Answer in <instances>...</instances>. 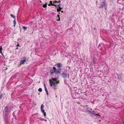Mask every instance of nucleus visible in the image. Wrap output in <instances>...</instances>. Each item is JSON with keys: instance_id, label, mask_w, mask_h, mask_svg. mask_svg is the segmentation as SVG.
<instances>
[{"instance_id": "nucleus-17", "label": "nucleus", "mask_w": 124, "mask_h": 124, "mask_svg": "<svg viewBox=\"0 0 124 124\" xmlns=\"http://www.w3.org/2000/svg\"><path fill=\"white\" fill-rule=\"evenodd\" d=\"M10 15V16L12 17L13 18H14V19L15 18V16H14L12 14H11Z\"/></svg>"}, {"instance_id": "nucleus-10", "label": "nucleus", "mask_w": 124, "mask_h": 124, "mask_svg": "<svg viewBox=\"0 0 124 124\" xmlns=\"http://www.w3.org/2000/svg\"><path fill=\"white\" fill-rule=\"evenodd\" d=\"M57 79L56 78H52L51 79V80L53 81H55V82L58 84L59 83V81H57Z\"/></svg>"}, {"instance_id": "nucleus-27", "label": "nucleus", "mask_w": 124, "mask_h": 124, "mask_svg": "<svg viewBox=\"0 0 124 124\" xmlns=\"http://www.w3.org/2000/svg\"><path fill=\"white\" fill-rule=\"evenodd\" d=\"M2 97V95H0V98H1Z\"/></svg>"}, {"instance_id": "nucleus-11", "label": "nucleus", "mask_w": 124, "mask_h": 124, "mask_svg": "<svg viewBox=\"0 0 124 124\" xmlns=\"http://www.w3.org/2000/svg\"><path fill=\"white\" fill-rule=\"evenodd\" d=\"M56 65H57V67L60 68H61L62 66V64L60 63H57Z\"/></svg>"}, {"instance_id": "nucleus-8", "label": "nucleus", "mask_w": 124, "mask_h": 124, "mask_svg": "<svg viewBox=\"0 0 124 124\" xmlns=\"http://www.w3.org/2000/svg\"><path fill=\"white\" fill-rule=\"evenodd\" d=\"M62 75L63 76V77L64 78H69V76H68V77H67V73L66 72H63L62 73Z\"/></svg>"}, {"instance_id": "nucleus-21", "label": "nucleus", "mask_w": 124, "mask_h": 124, "mask_svg": "<svg viewBox=\"0 0 124 124\" xmlns=\"http://www.w3.org/2000/svg\"><path fill=\"white\" fill-rule=\"evenodd\" d=\"M50 3L51 5H53V1H50Z\"/></svg>"}, {"instance_id": "nucleus-25", "label": "nucleus", "mask_w": 124, "mask_h": 124, "mask_svg": "<svg viewBox=\"0 0 124 124\" xmlns=\"http://www.w3.org/2000/svg\"><path fill=\"white\" fill-rule=\"evenodd\" d=\"M44 86L45 88V87H46V85L44 83Z\"/></svg>"}, {"instance_id": "nucleus-4", "label": "nucleus", "mask_w": 124, "mask_h": 124, "mask_svg": "<svg viewBox=\"0 0 124 124\" xmlns=\"http://www.w3.org/2000/svg\"><path fill=\"white\" fill-rule=\"evenodd\" d=\"M27 58L25 57H23L22 58L23 60H21L20 62V63L21 64H23L26 61L28 60Z\"/></svg>"}, {"instance_id": "nucleus-13", "label": "nucleus", "mask_w": 124, "mask_h": 124, "mask_svg": "<svg viewBox=\"0 0 124 124\" xmlns=\"http://www.w3.org/2000/svg\"><path fill=\"white\" fill-rule=\"evenodd\" d=\"M54 72V70L52 69L50 70V74L51 75H52L53 74V73Z\"/></svg>"}, {"instance_id": "nucleus-9", "label": "nucleus", "mask_w": 124, "mask_h": 124, "mask_svg": "<svg viewBox=\"0 0 124 124\" xmlns=\"http://www.w3.org/2000/svg\"><path fill=\"white\" fill-rule=\"evenodd\" d=\"M8 115H5V118L4 119L5 121V122L6 123H7L8 122Z\"/></svg>"}, {"instance_id": "nucleus-2", "label": "nucleus", "mask_w": 124, "mask_h": 124, "mask_svg": "<svg viewBox=\"0 0 124 124\" xmlns=\"http://www.w3.org/2000/svg\"><path fill=\"white\" fill-rule=\"evenodd\" d=\"M54 73L56 74L60 73L61 72L62 69L61 68H58L57 69H56L54 67Z\"/></svg>"}, {"instance_id": "nucleus-24", "label": "nucleus", "mask_w": 124, "mask_h": 124, "mask_svg": "<svg viewBox=\"0 0 124 124\" xmlns=\"http://www.w3.org/2000/svg\"><path fill=\"white\" fill-rule=\"evenodd\" d=\"M45 91H46V92L47 91V89L46 87H45Z\"/></svg>"}, {"instance_id": "nucleus-20", "label": "nucleus", "mask_w": 124, "mask_h": 124, "mask_svg": "<svg viewBox=\"0 0 124 124\" xmlns=\"http://www.w3.org/2000/svg\"><path fill=\"white\" fill-rule=\"evenodd\" d=\"M23 28L24 30H25L27 29V27H24V26H23Z\"/></svg>"}, {"instance_id": "nucleus-18", "label": "nucleus", "mask_w": 124, "mask_h": 124, "mask_svg": "<svg viewBox=\"0 0 124 124\" xmlns=\"http://www.w3.org/2000/svg\"><path fill=\"white\" fill-rule=\"evenodd\" d=\"M13 24L14 26H15L16 24V22L15 20H14L13 21Z\"/></svg>"}, {"instance_id": "nucleus-7", "label": "nucleus", "mask_w": 124, "mask_h": 124, "mask_svg": "<svg viewBox=\"0 0 124 124\" xmlns=\"http://www.w3.org/2000/svg\"><path fill=\"white\" fill-rule=\"evenodd\" d=\"M4 112L5 113V115H8V107L7 106H6L5 108Z\"/></svg>"}, {"instance_id": "nucleus-15", "label": "nucleus", "mask_w": 124, "mask_h": 124, "mask_svg": "<svg viewBox=\"0 0 124 124\" xmlns=\"http://www.w3.org/2000/svg\"><path fill=\"white\" fill-rule=\"evenodd\" d=\"M57 11L58 12V10H59V9H62L60 7L59 5L58 4V5L57 6Z\"/></svg>"}, {"instance_id": "nucleus-26", "label": "nucleus", "mask_w": 124, "mask_h": 124, "mask_svg": "<svg viewBox=\"0 0 124 124\" xmlns=\"http://www.w3.org/2000/svg\"><path fill=\"white\" fill-rule=\"evenodd\" d=\"M46 92V93L47 95H48V91H47V92Z\"/></svg>"}, {"instance_id": "nucleus-36", "label": "nucleus", "mask_w": 124, "mask_h": 124, "mask_svg": "<svg viewBox=\"0 0 124 124\" xmlns=\"http://www.w3.org/2000/svg\"><path fill=\"white\" fill-rule=\"evenodd\" d=\"M59 10V11H61V10H60V9Z\"/></svg>"}, {"instance_id": "nucleus-6", "label": "nucleus", "mask_w": 124, "mask_h": 124, "mask_svg": "<svg viewBox=\"0 0 124 124\" xmlns=\"http://www.w3.org/2000/svg\"><path fill=\"white\" fill-rule=\"evenodd\" d=\"M102 4H101V6L100 7V8H102L103 7H105V9H106V3H105V0L104 1H103L102 2Z\"/></svg>"}, {"instance_id": "nucleus-30", "label": "nucleus", "mask_w": 124, "mask_h": 124, "mask_svg": "<svg viewBox=\"0 0 124 124\" xmlns=\"http://www.w3.org/2000/svg\"><path fill=\"white\" fill-rule=\"evenodd\" d=\"M17 46H18H18H19V45H18H18H17Z\"/></svg>"}, {"instance_id": "nucleus-23", "label": "nucleus", "mask_w": 124, "mask_h": 124, "mask_svg": "<svg viewBox=\"0 0 124 124\" xmlns=\"http://www.w3.org/2000/svg\"><path fill=\"white\" fill-rule=\"evenodd\" d=\"M40 120H44V119L43 118H40Z\"/></svg>"}, {"instance_id": "nucleus-19", "label": "nucleus", "mask_w": 124, "mask_h": 124, "mask_svg": "<svg viewBox=\"0 0 124 124\" xmlns=\"http://www.w3.org/2000/svg\"><path fill=\"white\" fill-rule=\"evenodd\" d=\"M38 91L40 92H41L42 91V88H39L38 89Z\"/></svg>"}, {"instance_id": "nucleus-1", "label": "nucleus", "mask_w": 124, "mask_h": 124, "mask_svg": "<svg viewBox=\"0 0 124 124\" xmlns=\"http://www.w3.org/2000/svg\"><path fill=\"white\" fill-rule=\"evenodd\" d=\"M86 110L87 112H89L92 116L95 115V111L93 110H92V109L90 108L87 107Z\"/></svg>"}, {"instance_id": "nucleus-34", "label": "nucleus", "mask_w": 124, "mask_h": 124, "mask_svg": "<svg viewBox=\"0 0 124 124\" xmlns=\"http://www.w3.org/2000/svg\"><path fill=\"white\" fill-rule=\"evenodd\" d=\"M61 11L62 12H63V11Z\"/></svg>"}, {"instance_id": "nucleus-32", "label": "nucleus", "mask_w": 124, "mask_h": 124, "mask_svg": "<svg viewBox=\"0 0 124 124\" xmlns=\"http://www.w3.org/2000/svg\"><path fill=\"white\" fill-rule=\"evenodd\" d=\"M123 124H124V121L123 122Z\"/></svg>"}, {"instance_id": "nucleus-35", "label": "nucleus", "mask_w": 124, "mask_h": 124, "mask_svg": "<svg viewBox=\"0 0 124 124\" xmlns=\"http://www.w3.org/2000/svg\"><path fill=\"white\" fill-rule=\"evenodd\" d=\"M64 83H65V84H66V82H64Z\"/></svg>"}, {"instance_id": "nucleus-5", "label": "nucleus", "mask_w": 124, "mask_h": 124, "mask_svg": "<svg viewBox=\"0 0 124 124\" xmlns=\"http://www.w3.org/2000/svg\"><path fill=\"white\" fill-rule=\"evenodd\" d=\"M49 81L50 84L51 86H53L54 87H55L57 84L56 82H54L50 80H49Z\"/></svg>"}, {"instance_id": "nucleus-3", "label": "nucleus", "mask_w": 124, "mask_h": 124, "mask_svg": "<svg viewBox=\"0 0 124 124\" xmlns=\"http://www.w3.org/2000/svg\"><path fill=\"white\" fill-rule=\"evenodd\" d=\"M44 106L43 104H42L41 106L40 109L42 113L43 114L44 117H45L46 116V113L45 112L44 108Z\"/></svg>"}, {"instance_id": "nucleus-28", "label": "nucleus", "mask_w": 124, "mask_h": 124, "mask_svg": "<svg viewBox=\"0 0 124 124\" xmlns=\"http://www.w3.org/2000/svg\"><path fill=\"white\" fill-rule=\"evenodd\" d=\"M57 17H59V15H57Z\"/></svg>"}, {"instance_id": "nucleus-22", "label": "nucleus", "mask_w": 124, "mask_h": 124, "mask_svg": "<svg viewBox=\"0 0 124 124\" xmlns=\"http://www.w3.org/2000/svg\"><path fill=\"white\" fill-rule=\"evenodd\" d=\"M47 4H46L44 5L43 6V7L44 8H45L46 7Z\"/></svg>"}, {"instance_id": "nucleus-12", "label": "nucleus", "mask_w": 124, "mask_h": 124, "mask_svg": "<svg viewBox=\"0 0 124 124\" xmlns=\"http://www.w3.org/2000/svg\"><path fill=\"white\" fill-rule=\"evenodd\" d=\"M58 2L56 1H53V6H55L56 7L58 5Z\"/></svg>"}, {"instance_id": "nucleus-31", "label": "nucleus", "mask_w": 124, "mask_h": 124, "mask_svg": "<svg viewBox=\"0 0 124 124\" xmlns=\"http://www.w3.org/2000/svg\"><path fill=\"white\" fill-rule=\"evenodd\" d=\"M95 62H96V61H93V62L94 63H95Z\"/></svg>"}, {"instance_id": "nucleus-29", "label": "nucleus", "mask_w": 124, "mask_h": 124, "mask_svg": "<svg viewBox=\"0 0 124 124\" xmlns=\"http://www.w3.org/2000/svg\"><path fill=\"white\" fill-rule=\"evenodd\" d=\"M43 121H46V119H44V120Z\"/></svg>"}, {"instance_id": "nucleus-14", "label": "nucleus", "mask_w": 124, "mask_h": 124, "mask_svg": "<svg viewBox=\"0 0 124 124\" xmlns=\"http://www.w3.org/2000/svg\"><path fill=\"white\" fill-rule=\"evenodd\" d=\"M96 116V117H97V118H99L100 116V115L97 114H95V115H92V116Z\"/></svg>"}, {"instance_id": "nucleus-16", "label": "nucleus", "mask_w": 124, "mask_h": 124, "mask_svg": "<svg viewBox=\"0 0 124 124\" xmlns=\"http://www.w3.org/2000/svg\"><path fill=\"white\" fill-rule=\"evenodd\" d=\"M2 48L0 46V54L2 53Z\"/></svg>"}, {"instance_id": "nucleus-33", "label": "nucleus", "mask_w": 124, "mask_h": 124, "mask_svg": "<svg viewBox=\"0 0 124 124\" xmlns=\"http://www.w3.org/2000/svg\"><path fill=\"white\" fill-rule=\"evenodd\" d=\"M39 2H41V1H39Z\"/></svg>"}]
</instances>
